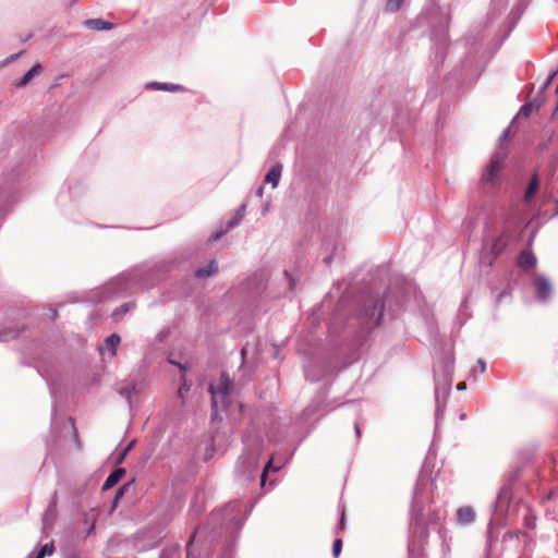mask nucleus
<instances>
[{
	"label": "nucleus",
	"mask_w": 558,
	"mask_h": 558,
	"mask_svg": "<svg viewBox=\"0 0 558 558\" xmlns=\"http://www.w3.org/2000/svg\"><path fill=\"white\" fill-rule=\"evenodd\" d=\"M420 17L425 20L428 25L433 62L435 70H438L444 65L450 47L449 25L451 15L439 3L432 1L423 9Z\"/></svg>",
	"instance_id": "obj_1"
},
{
	"label": "nucleus",
	"mask_w": 558,
	"mask_h": 558,
	"mask_svg": "<svg viewBox=\"0 0 558 558\" xmlns=\"http://www.w3.org/2000/svg\"><path fill=\"white\" fill-rule=\"evenodd\" d=\"M532 0H517L513 5L511 12L508 15V21L506 23L505 29L500 33V35L496 36L481 52V56H477L476 49H470L465 56L463 64L460 70H485V68L489 64L490 60L494 58L496 52L500 49L505 40L510 36L511 32L517 26L519 20L522 14L529 7ZM452 70H458L453 68Z\"/></svg>",
	"instance_id": "obj_2"
},
{
	"label": "nucleus",
	"mask_w": 558,
	"mask_h": 558,
	"mask_svg": "<svg viewBox=\"0 0 558 558\" xmlns=\"http://www.w3.org/2000/svg\"><path fill=\"white\" fill-rule=\"evenodd\" d=\"M506 155L496 153L489 160L482 174V182L492 186L497 185L501 181V172L505 168Z\"/></svg>",
	"instance_id": "obj_3"
},
{
	"label": "nucleus",
	"mask_w": 558,
	"mask_h": 558,
	"mask_svg": "<svg viewBox=\"0 0 558 558\" xmlns=\"http://www.w3.org/2000/svg\"><path fill=\"white\" fill-rule=\"evenodd\" d=\"M232 388V381L231 379L226 375L222 374L220 377V381L217 386L210 385L209 386V392L213 397V410L214 412L218 411L219 402H221L222 405L226 403V398L229 393V391Z\"/></svg>",
	"instance_id": "obj_4"
},
{
	"label": "nucleus",
	"mask_w": 558,
	"mask_h": 558,
	"mask_svg": "<svg viewBox=\"0 0 558 558\" xmlns=\"http://www.w3.org/2000/svg\"><path fill=\"white\" fill-rule=\"evenodd\" d=\"M384 303L381 300L376 299L371 302V305L366 307V323L369 326H375L379 324V320L383 315Z\"/></svg>",
	"instance_id": "obj_5"
},
{
	"label": "nucleus",
	"mask_w": 558,
	"mask_h": 558,
	"mask_svg": "<svg viewBox=\"0 0 558 558\" xmlns=\"http://www.w3.org/2000/svg\"><path fill=\"white\" fill-rule=\"evenodd\" d=\"M83 26L87 29H93L97 32L111 31L116 27V24L107 21L102 17L97 19H86L83 21Z\"/></svg>",
	"instance_id": "obj_6"
},
{
	"label": "nucleus",
	"mask_w": 558,
	"mask_h": 558,
	"mask_svg": "<svg viewBox=\"0 0 558 558\" xmlns=\"http://www.w3.org/2000/svg\"><path fill=\"white\" fill-rule=\"evenodd\" d=\"M536 265V257L531 251H522L518 258V266L522 269H531Z\"/></svg>",
	"instance_id": "obj_7"
},
{
	"label": "nucleus",
	"mask_w": 558,
	"mask_h": 558,
	"mask_svg": "<svg viewBox=\"0 0 558 558\" xmlns=\"http://www.w3.org/2000/svg\"><path fill=\"white\" fill-rule=\"evenodd\" d=\"M457 520L462 525L472 523L475 520L473 508L469 506L459 508L457 511Z\"/></svg>",
	"instance_id": "obj_8"
},
{
	"label": "nucleus",
	"mask_w": 558,
	"mask_h": 558,
	"mask_svg": "<svg viewBox=\"0 0 558 558\" xmlns=\"http://www.w3.org/2000/svg\"><path fill=\"white\" fill-rule=\"evenodd\" d=\"M282 172V165L276 163L271 167L265 177V182L270 183L272 189L277 187Z\"/></svg>",
	"instance_id": "obj_9"
},
{
	"label": "nucleus",
	"mask_w": 558,
	"mask_h": 558,
	"mask_svg": "<svg viewBox=\"0 0 558 558\" xmlns=\"http://www.w3.org/2000/svg\"><path fill=\"white\" fill-rule=\"evenodd\" d=\"M125 474V470L122 468L116 469L105 481L102 489L107 490L113 487Z\"/></svg>",
	"instance_id": "obj_10"
},
{
	"label": "nucleus",
	"mask_w": 558,
	"mask_h": 558,
	"mask_svg": "<svg viewBox=\"0 0 558 558\" xmlns=\"http://www.w3.org/2000/svg\"><path fill=\"white\" fill-rule=\"evenodd\" d=\"M121 342V338L117 333H112L105 340V349L109 352L111 357L116 356L117 348Z\"/></svg>",
	"instance_id": "obj_11"
},
{
	"label": "nucleus",
	"mask_w": 558,
	"mask_h": 558,
	"mask_svg": "<svg viewBox=\"0 0 558 558\" xmlns=\"http://www.w3.org/2000/svg\"><path fill=\"white\" fill-rule=\"evenodd\" d=\"M538 186H539V183H538L537 175H533L532 179L530 180L527 189L524 193V196H523L524 202H529L533 197V195L537 192Z\"/></svg>",
	"instance_id": "obj_12"
},
{
	"label": "nucleus",
	"mask_w": 558,
	"mask_h": 558,
	"mask_svg": "<svg viewBox=\"0 0 558 558\" xmlns=\"http://www.w3.org/2000/svg\"><path fill=\"white\" fill-rule=\"evenodd\" d=\"M218 271V264L216 260H211L207 267L199 268L196 270L195 275L196 277H208Z\"/></svg>",
	"instance_id": "obj_13"
},
{
	"label": "nucleus",
	"mask_w": 558,
	"mask_h": 558,
	"mask_svg": "<svg viewBox=\"0 0 558 558\" xmlns=\"http://www.w3.org/2000/svg\"><path fill=\"white\" fill-rule=\"evenodd\" d=\"M537 292L543 298H546L550 292V286L545 278H537L535 281Z\"/></svg>",
	"instance_id": "obj_14"
},
{
	"label": "nucleus",
	"mask_w": 558,
	"mask_h": 558,
	"mask_svg": "<svg viewBox=\"0 0 558 558\" xmlns=\"http://www.w3.org/2000/svg\"><path fill=\"white\" fill-rule=\"evenodd\" d=\"M404 0H387L385 11L388 13H396L401 10Z\"/></svg>",
	"instance_id": "obj_15"
},
{
	"label": "nucleus",
	"mask_w": 558,
	"mask_h": 558,
	"mask_svg": "<svg viewBox=\"0 0 558 558\" xmlns=\"http://www.w3.org/2000/svg\"><path fill=\"white\" fill-rule=\"evenodd\" d=\"M25 53L24 50H21L19 52H15V53H12L11 56L4 58L3 60L0 61V70H2L3 68L8 66L9 64H11L12 62L16 61L17 59H20L23 54Z\"/></svg>",
	"instance_id": "obj_16"
},
{
	"label": "nucleus",
	"mask_w": 558,
	"mask_h": 558,
	"mask_svg": "<svg viewBox=\"0 0 558 558\" xmlns=\"http://www.w3.org/2000/svg\"><path fill=\"white\" fill-rule=\"evenodd\" d=\"M149 86L155 88V89H165V90H169V92H177V90H182L183 89L180 85L160 84V83H156V82L155 83H150Z\"/></svg>",
	"instance_id": "obj_17"
},
{
	"label": "nucleus",
	"mask_w": 558,
	"mask_h": 558,
	"mask_svg": "<svg viewBox=\"0 0 558 558\" xmlns=\"http://www.w3.org/2000/svg\"><path fill=\"white\" fill-rule=\"evenodd\" d=\"M53 550V542L47 543L38 550L35 558H44L46 555H52Z\"/></svg>",
	"instance_id": "obj_18"
},
{
	"label": "nucleus",
	"mask_w": 558,
	"mask_h": 558,
	"mask_svg": "<svg viewBox=\"0 0 558 558\" xmlns=\"http://www.w3.org/2000/svg\"><path fill=\"white\" fill-rule=\"evenodd\" d=\"M533 111H534V106L532 104H525L521 107L515 119L529 118Z\"/></svg>",
	"instance_id": "obj_19"
},
{
	"label": "nucleus",
	"mask_w": 558,
	"mask_h": 558,
	"mask_svg": "<svg viewBox=\"0 0 558 558\" xmlns=\"http://www.w3.org/2000/svg\"><path fill=\"white\" fill-rule=\"evenodd\" d=\"M342 549V541L341 538H336L332 545V554L335 557H338Z\"/></svg>",
	"instance_id": "obj_20"
},
{
	"label": "nucleus",
	"mask_w": 558,
	"mask_h": 558,
	"mask_svg": "<svg viewBox=\"0 0 558 558\" xmlns=\"http://www.w3.org/2000/svg\"><path fill=\"white\" fill-rule=\"evenodd\" d=\"M36 72H26L23 78L16 84V86H25L34 76Z\"/></svg>",
	"instance_id": "obj_21"
},
{
	"label": "nucleus",
	"mask_w": 558,
	"mask_h": 558,
	"mask_svg": "<svg viewBox=\"0 0 558 558\" xmlns=\"http://www.w3.org/2000/svg\"><path fill=\"white\" fill-rule=\"evenodd\" d=\"M129 487H130V484H124L123 486H121V487L118 489V492H117V494H116V498H114V502H113V505H116V504H117L118 499H119V498H121V497L123 496L124 492H126V490L129 489Z\"/></svg>",
	"instance_id": "obj_22"
},
{
	"label": "nucleus",
	"mask_w": 558,
	"mask_h": 558,
	"mask_svg": "<svg viewBox=\"0 0 558 558\" xmlns=\"http://www.w3.org/2000/svg\"><path fill=\"white\" fill-rule=\"evenodd\" d=\"M17 336V332H5L3 335H0V341H8L11 339H14Z\"/></svg>",
	"instance_id": "obj_23"
},
{
	"label": "nucleus",
	"mask_w": 558,
	"mask_h": 558,
	"mask_svg": "<svg viewBox=\"0 0 558 558\" xmlns=\"http://www.w3.org/2000/svg\"><path fill=\"white\" fill-rule=\"evenodd\" d=\"M271 468V461H268V463L265 465L264 468V471H263V474L260 476V482H262V485L265 484V481H266V475H267V472L268 470Z\"/></svg>",
	"instance_id": "obj_24"
},
{
	"label": "nucleus",
	"mask_w": 558,
	"mask_h": 558,
	"mask_svg": "<svg viewBox=\"0 0 558 558\" xmlns=\"http://www.w3.org/2000/svg\"><path fill=\"white\" fill-rule=\"evenodd\" d=\"M190 389L189 385L186 384L185 379L183 378V383L182 385L180 386L179 388V396L182 397L183 396V392L187 391Z\"/></svg>",
	"instance_id": "obj_25"
},
{
	"label": "nucleus",
	"mask_w": 558,
	"mask_h": 558,
	"mask_svg": "<svg viewBox=\"0 0 558 558\" xmlns=\"http://www.w3.org/2000/svg\"><path fill=\"white\" fill-rule=\"evenodd\" d=\"M133 447V441L130 442L128 445V447L124 449V451L121 453L119 460H118V463H121L123 461V459L125 458L126 453L131 450V448Z\"/></svg>",
	"instance_id": "obj_26"
},
{
	"label": "nucleus",
	"mask_w": 558,
	"mask_h": 558,
	"mask_svg": "<svg viewBox=\"0 0 558 558\" xmlns=\"http://www.w3.org/2000/svg\"><path fill=\"white\" fill-rule=\"evenodd\" d=\"M497 12L495 8H492L487 14L488 20L494 21L497 17Z\"/></svg>",
	"instance_id": "obj_27"
},
{
	"label": "nucleus",
	"mask_w": 558,
	"mask_h": 558,
	"mask_svg": "<svg viewBox=\"0 0 558 558\" xmlns=\"http://www.w3.org/2000/svg\"><path fill=\"white\" fill-rule=\"evenodd\" d=\"M27 70H44L40 62L36 61L34 64H32Z\"/></svg>",
	"instance_id": "obj_28"
},
{
	"label": "nucleus",
	"mask_w": 558,
	"mask_h": 558,
	"mask_svg": "<svg viewBox=\"0 0 558 558\" xmlns=\"http://www.w3.org/2000/svg\"><path fill=\"white\" fill-rule=\"evenodd\" d=\"M239 223V219L238 218H233L231 219L229 222H228V228H233L234 226H236Z\"/></svg>",
	"instance_id": "obj_29"
},
{
	"label": "nucleus",
	"mask_w": 558,
	"mask_h": 558,
	"mask_svg": "<svg viewBox=\"0 0 558 558\" xmlns=\"http://www.w3.org/2000/svg\"><path fill=\"white\" fill-rule=\"evenodd\" d=\"M344 526H345V517H344V511H342L341 520H340V530H344Z\"/></svg>",
	"instance_id": "obj_30"
},
{
	"label": "nucleus",
	"mask_w": 558,
	"mask_h": 558,
	"mask_svg": "<svg viewBox=\"0 0 558 558\" xmlns=\"http://www.w3.org/2000/svg\"><path fill=\"white\" fill-rule=\"evenodd\" d=\"M222 235H223V232H217L216 234H214V235L211 236V240H213L214 242H216V241H218Z\"/></svg>",
	"instance_id": "obj_31"
},
{
	"label": "nucleus",
	"mask_w": 558,
	"mask_h": 558,
	"mask_svg": "<svg viewBox=\"0 0 558 558\" xmlns=\"http://www.w3.org/2000/svg\"><path fill=\"white\" fill-rule=\"evenodd\" d=\"M477 363L480 364L481 372H482V373H484V372H485V369H486V364H485V362H484V361H482V360H478V362H477Z\"/></svg>",
	"instance_id": "obj_32"
},
{
	"label": "nucleus",
	"mask_w": 558,
	"mask_h": 558,
	"mask_svg": "<svg viewBox=\"0 0 558 558\" xmlns=\"http://www.w3.org/2000/svg\"><path fill=\"white\" fill-rule=\"evenodd\" d=\"M465 387H466V385H465V383H463V381H462V383H459V384L457 385V389H458V390H463V389H465Z\"/></svg>",
	"instance_id": "obj_33"
},
{
	"label": "nucleus",
	"mask_w": 558,
	"mask_h": 558,
	"mask_svg": "<svg viewBox=\"0 0 558 558\" xmlns=\"http://www.w3.org/2000/svg\"><path fill=\"white\" fill-rule=\"evenodd\" d=\"M94 521H95V519H93V521H92L90 527L88 530V534H90L92 531L94 530Z\"/></svg>",
	"instance_id": "obj_34"
},
{
	"label": "nucleus",
	"mask_w": 558,
	"mask_h": 558,
	"mask_svg": "<svg viewBox=\"0 0 558 558\" xmlns=\"http://www.w3.org/2000/svg\"><path fill=\"white\" fill-rule=\"evenodd\" d=\"M257 195L258 196H262L263 195V187H259L258 191H257Z\"/></svg>",
	"instance_id": "obj_35"
},
{
	"label": "nucleus",
	"mask_w": 558,
	"mask_h": 558,
	"mask_svg": "<svg viewBox=\"0 0 558 558\" xmlns=\"http://www.w3.org/2000/svg\"><path fill=\"white\" fill-rule=\"evenodd\" d=\"M355 432H356L357 436H360L361 432H360L359 425H355Z\"/></svg>",
	"instance_id": "obj_36"
},
{
	"label": "nucleus",
	"mask_w": 558,
	"mask_h": 558,
	"mask_svg": "<svg viewBox=\"0 0 558 558\" xmlns=\"http://www.w3.org/2000/svg\"><path fill=\"white\" fill-rule=\"evenodd\" d=\"M508 134H509V130L507 129V130L504 132L502 137H504V138H506V137L508 136Z\"/></svg>",
	"instance_id": "obj_37"
},
{
	"label": "nucleus",
	"mask_w": 558,
	"mask_h": 558,
	"mask_svg": "<svg viewBox=\"0 0 558 558\" xmlns=\"http://www.w3.org/2000/svg\"><path fill=\"white\" fill-rule=\"evenodd\" d=\"M178 366L180 367L181 371H185V367L182 366L181 364H178Z\"/></svg>",
	"instance_id": "obj_38"
},
{
	"label": "nucleus",
	"mask_w": 558,
	"mask_h": 558,
	"mask_svg": "<svg viewBox=\"0 0 558 558\" xmlns=\"http://www.w3.org/2000/svg\"><path fill=\"white\" fill-rule=\"evenodd\" d=\"M217 0H210V5H214V3L216 2Z\"/></svg>",
	"instance_id": "obj_39"
},
{
	"label": "nucleus",
	"mask_w": 558,
	"mask_h": 558,
	"mask_svg": "<svg viewBox=\"0 0 558 558\" xmlns=\"http://www.w3.org/2000/svg\"><path fill=\"white\" fill-rule=\"evenodd\" d=\"M554 70H557V71H558V65H557Z\"/></svg>",
	"instance_id": "obj_40"
}]
</instances>
